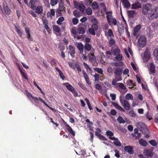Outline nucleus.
<instances>
[{"label": "nucleus", "instance_id": "obj_1", "mask_svg": "<svg viewBox=\"0 0 158 158\" xmlns=\"http://www.w3.org/2000/svg\"><path fill=\"white\" fill-rule=\"evenodd\" d=\"M143 12L151 20L158 17V7H155L152 9V5L150 3H147L142 7Z\"/></svg>", "mask_w": 158, "mask_h": 158}, {"label": "nucleus", "instance_id": "obj_2", "mask_svg": "<svg viewBox=\"0 0 158 158\" xmlns=\"http://www.w3.org/2000/svg\"><path fill=\"white\" fill-rule=\"evenodd\" d=\"M37 2H40L39 0H30L29 2V4H31L30 7L33 10H35L36 13L40 14L43 12V9L42 6L36 7L35 5V3Z\"/></svg>", "mask_w": 158, "mask_h": 158}, {"label": "nucleus", "instance_id": "obj_3", "mask_svg": "<svg viewBox=\"0 0 158 158\" xmlns=\"http://www.w3.org/2000/svg\"><path fill=\"white\" fill-rule=\"evenodd\" d=\"M137 127L143 134H148L149 131L146 125L142 122L138 123L137 124Z\"/></svg>", "mask_w": 158, "mask_h": 158}, {"label": "nucleus", "instance_id": "obj_4", "mask_svg": "<svg viewBox=\"0 0 158 158\" xmlns=\"http://www.w3.org/2000/svg\"><path fill=\"white\" fill-rule=\"evenodd\" d=\"M119 101L121 105L127 110H129L130 108L131 105L129 102L125 99H122V96L119 97Z\"/></svg>", "mask_w": 158, "mask_h": 158}, {"label": "nucleus", "instance_id": "obj_5", "mask_svg": "<svg viewBox=\"0 0 158 158\" xmlns=\"http://www.w3.org/2000/svg\"><path fill=\"white\" fill-rule=\"evenodd\" d=\"M2 6L4 11V12H2V13H4L7 15H10L11 13V10L8 6L7 3L6 1L3 2Z\"/></svg>", "mask_w": 158, "mask_h": 158}, {"label": "nucleus", "instance_id": "obj_6", "mask_svg": "<svg viewBox=\"0 0 158 158\" xmlns=\"http://www.w3.org/2000/svg\"><path fill=\"white\" fill-rule=\"evenodd\" d=\"M146 39L144 36H141L140 37L137 43L141 47H143L146 44Z\"/></svg>", "mask_w": 158, "mask_h": 158}, {"label": "nucleus", "instance_id": "obj_7", "mask_svg": "<svg viewBox=\"0 0 158 158\" xmlns=\"http://www.w3.org/2000/svg\"><path fill=\"white\" fill-rule=\"evenodd\" d=\"M144 55V58L143 60H144L145 62L148 61L150 56V54L149 52V49L148 48H146L145 50Z\"/></svg>", "mask_w": 158, "mask_h": 158}, {"label": "nucleus", "instance_id": "obj_8", "mask_svg": "<svg viewBox=\"0 0 158 158\" xmlns=\"http://www.w3.org/2000/svg\"><path fill=\"white\" fill-rule=\"evenodd\" d=\"M143 154L144 156L149 157H152L153 155L152 151L151 150L146 149L144 150Z\"/></svg>", "mask_w": 158, "mask_h": 158}, {"label": "nucleus", "instance_id": "obj_9", "mask_svg": "<svg viewBox=\"0 0 158 158\" xmlns=\"http://www.w3.org/2000/svg\"><path fill=\"white\" fill-rule=\"evenodd\" d=\"M125 151L129 154H132L134 153L133 147L131 146H126L124 147Z\"/></svg>", "mask_w": 158, "mask_h": 158}, {"label": "nucleus", "instance_id": "obj_10", "mask_svg": "<svg viewBox=\"0 0 158 158\" xmlns=\"http://www.w3.org/2000/svg\"><path fill=\"white\" fill-rule=\"evenodd\" d=\"M77 47L80 51V54H82L84 47L81 42L77 43L76 44Z\"/></svg>", "mask_w": 158, "mask_h": 158}, {"label": "nucleus", "instance_id": "obj_11", "mask_svg": "<svg viewBox=\"0 0 158 158\" xmlns=\"http://www.w3.org/2000/svg\"><path fill=\"white\" fill-rule=\"evenodd\" d=\"M114 69H115L114 71V77H117L120 76L122 73V70L121 68H114Z\"/></svg>", "mask_w": 158, "mask_h": 158}, {"label": "nucleus", "instance_id": "obj_12", "mask_svg": "<svg viewBox=\"0 0 158 158\" xmlns=\"http://www.w3.org/2000/svg\"><path fill=\"white\" fill-rule=\"evenodd\" d=\"M127 12L128 17L130 18H133L136 15L135 11L134 10H128Z\"/></svg>", "mask_w": 158, "mask_h": 158}, {"label": "nucleus", "instance_id": "obj_13", "mask_svg": "<svg viewBox=\"0 0 158 158\" xmlns=\"http://www.w3.org/2000/svg\"><path fill=\"white\" fill-rule=\"evenodd\" d=\"M141 29V25H138L136 26L134 28L133 35L134 36H136L138 31Z\"/></svg>", "mask_w": 158, "mask_h": 158}, {"label": "nucleus", "instance_id": "obj_14", "mask_svg": "<svg viewBox=\"0 0 158 158\" xmlns=\"http://www.w3.org/2000/svg\"><path fill=\"white\" fill-rule=\"evenodd\" d=\"M112 103L115 107L118 109L120 111L123 112H124L125 111V110L123 109L121 106L119 105L117 103L114 102H112Z\"/></svg>", "mask_w": 158, "mask_h": 158}, {"label": "nucleus", "instance_id": "obj_15", "mask_svg": "<svg viewBox=\"0 0 158 158\" xmlns=\"http://www.w3.org/2000/svg\"><path fill=\"white\" fill-rule=\"evenodd\" d=\"M63 85L65 86L68 90L71 92L74 90V88L68 82L64 83Z\"/></svg>", "mask_w": 158, "mask_h": 158}, {"label": "nucleus", "instance_id": "obj_16", "mask_svg": "<svg viewBox=\"0 0 158 158\" xmlns=\"http://www.w3.org/2000/svg\"><path fill=\"white\" fill-rule=\"evenodd\" d=\"M70 50V53L71 56L73 58L74 57V55L75 54V48L72 45H70L69 47Z\"/></svg>", "mask_w": 158, "mask_h": 158}, {"label": "nucleus", "instance_id": "obj_17", "mask_svg": "<svg viewBox=\"0 0 158 158\" xmlns=\"http://www.w3.org/2000/svg\"><path fill=\"white\" fill-rule=\"evenodd\" d=\"M121 1L124 7L125 8H128L130 7L131 5L127 0H121Z\"/></svg>", "mask_w": 158, "mask_h": 158}, {"label": "nucleus", "instance_id": "obj_18", "mask_svg": "<svg viewBox=\"0 0 158 158\" xmlns=\"http://www.w3.org/2000/svg\"><path fill=\"white\" fill-rule=\"evenodd\" d=\"M18 68L19 70V71L20 72L22 76L26 80H28V78L25 73L23 72V71L22 70L21 68L20 67L19 65H18Z\"/></svg>", "mask_w": 158, "mask_h": 158}, {"label": "nucleus", "instance_id": "obj_19", "mask_svg": "<svg viewBox=\"0 0 158 158\" xmlns=\"http://www.w3.org/2000/svg\"><path fill=\"white\" fill-rule=\"evenodd\" d=\"M15 29L16 31L19 34V35L21 37H22V36L23 35V33L22 31L20 29V27L19 26L17 27L16 26H15Z\"/></svg>", "mask_w": 158, "mask_h": 158}, {"label": "nucleus", "instance_id": "obj_20", "mask_svg": "<svg viewBox=\"0 0 158 158\" xmlns=\"http://www.w3.org/2000/svg\"><path fill=\"white\" fill-rule=\"evenodd\" d=\"M66 126L67 127V129L68 131L73 136H74L75 134L72 128L68 124L66 125Z\"/></svg>", "mask_w": 158, "mask_h": 158}, {"label": "nucleus", "instance_id": "obj_21", "mask_svg": "<svg viewBox=\"0 0 158 158\" xmlns=\"http://www.w3.org/2000/svg\"><path fill=\"white\" fill-rule=\"evenodd\" d=\"M125 100H133V97L132 95L130 93L127 94L125 96Z\"/></svg>", "mask_w": 158, "mask_h": 158}, {"label": "nucleus", "instance_id": "obj_22", "mask_svg": "<svg viewBox=\"0 0 158 158\" xmlns=\"http://www.w3.org/2000/svg\"><path fill=\"white\" fill-rule=\"evenodd\" d=\"M89 61L93 63L94 60H95L96 59V58L95 56L93 54H89Z\"/></svg>", "mask_w": 158, "mask_h": 158}, {"label": "nucleus", "instance_id": "obj_23", "mask_svg": "<svg viewBox=\"0 0 158 158\" xmlns=\"http://www.w3.org/2000/svg\"><path fill=\"white\" fill-rule=\"evenodd\" d=\"M126 83L127 85L129 86V88L131 89L133 88L134 85H136L135 84L133 83V81L131 80L127 81Z\"/></svg>", "mask_w": 158, "mask_h": 158}, {"label": "nucleus", "instance_id": "obj_24", "mask_svg": "<svg viewBox=\"0 0 158 158\" xmlns=\"http://www.w3.org/2000/svg\"><path fill=\"white\" fill-rule=\"evenodd\" d=\"M139 144L142 146L145 147L148 144L147 141L143 139H140L139 141Z\"/></svg>", "mask_w": 158, "mask_h": 158}, {"label": "nucleus", "instance_id": "obj_25", "mask_svg": "<svg viewBox=\"0 0 158 158\" xmlns=\"http://www.w3.org/2000/svg\"><path fill=\"white\" fill-rule=\"evenodd\" d=\"M96 135L100 139L102 140H106L107 141V139L103 135L100 134H99L97 132L95 133Z\"/></svg>", "mask_w": 158, "mask_h": 158}, {"label": "nucleus", "instance_id": "obj_26", "mask_svg": "<svg viewBox=\"0 0 158 158\" xmlns=\"http://www.w3.org/2000/svg\"><path fill=\"white\" fill-rule=\"evenodd\" d=\"M155 66L152 63L150 64V68L149 70L150 72L152 73H153L155 72Z\"/></svg>", "mask_w": 158, "mask_h": 158}, {"label": "nucleus", "instance_id": "obj_27", "mask_svg": "<svg viewBox=\"0 0 158 158\" xmlns=\"http://www.w3.org/2000/svg\"><path fill=\"white\" fill-rule=\"evenodd\" d=\"M84 48L85 50L89 51H90L92 48V46L88 43H86L85 44Z\"/></svg>", "mask_w": 158, "mask_h": 158}, {"label": "nucleus", "instance_id": "obj_28", "mask_svg": "<svg viewBox=\"0 0 158 158\" xmlns=\"http://www.w3.org/2000/svg\"><path fill=\"white\" fill-rule=\"evenodd\" d=\"M77 31L78 33L80 34H84L85 32V29L82 27H79L77 29Z\"/></svg>", "mask_w": 158, "mask_h": 158}, {"label": "nucleus", "instance_id": "obj_29", "mask_svg": "<svg viewBox=\"0 0 158 158\" xmlns=\"http://www.w3.org/2000/svg\"><path fill=\"white\" fill-rule=\"evenodd\" d=\"M120 52V49L118 47H116L115 48L113 51V55L114 56H115L119 53Z\"/></svg>", "mask_w": 158, "mask_h": 158}, {"label": "nucleus", "instance_id": "obj_30", "mask_svg": "<svg viewBox=\"0 0 158 158\" xmlns=\"http://www.w3.org/2000/svg\"><path fill=\"white\" fill-rule=\"evenodd\" d=\"M141 4L139 3H137L132 5L131 8L133 9H137L140 8Z\"/></svg>", "mask_w": 158, "mask_h": 158}, {"label": "nucleus", "instance_id": "obj_31", "mask_svg": "<svg viewBox=\"0 0 158 158\" xmlns=\"http://www.w3.org/2000/svg\"><path fill=\"white\" fill-rule=\"evenodd\" d=\"M122 80L121 78H120L118 80L113 79L112 81V84L113 85L116 86H118V83H117V82L121 81Z\"/></svg>", "mask_w": 158, "mask_h": 158}, {"label": "nucleus", "instance_id": "obj_32", "mask_svg": "<svg viewBox=\"0 0 158 158\" xmlns=\"http://www.w3.org/2000/svg\"><path fill=\"white\" fill-rule=\"evenodd\" d=\"M53 29L55 33L59 32V28L58 26L55 25H53Z\"/></svg>", "mask_w": 158, "mask_h": 158}, {"label": "nucleus", "instance_id": "obj_33", "mask_svg": "<svg viewBox=\"0 0 158 158\" xmlns=\"http://www.w3.org/2000/svg\"><path fill=\"white\" fill-rule=\"evenodd\" d=\"M153 55L156 60H158V48H156L154 51Z\"/></svg>", "mask_w": 158, "mask_h": 158}, {"label": "nucleus", "instance_id": "obj_34", "mask_svg": "<svg viewBox=\"0 0 158 158\" xmlns=\"http://www.w3.org/2000/svg\"><path fill=\"white\" fill-rule=\"evenodd\" d=\"M92 7L93 9L97 10L98 9V6L97 3L96 2H94L92 3Z\"/></svg>", "mask_w": 158, "mask_h": 158}, {"label": "nucleus", "instance_id": "obj_35", "mask_svg": "<svg viewBox=\"0 0 158 158\" xmlns=\"http://www.w3.org/2000/svg\"><path fill=\"white\" fill-rule=\"evenodd\" d=\"M108 43L109 45V46L110 47H111L113 45L115 44V41L114 39L113 38H111L109 41Z\"/></svg>", "mask_w": 158, "mask_h": 158}, {"label": "nucleus", "instance_id": "obj_36", "mask_svg": "<svg viewBox=\"0 0 158 158\" xmlns=\"http://www.w3.org/2000/svg\"><path fill=\"white\" fill-rule=\"evenodd\" d=\"M111 11H107L106 12V18L109 24L110 25V19L109 18V16L108 15L109 14H111Z\"/></svg>", "mask_w": 158, "mask_h": 158}, {"label": "nucleus", "instance_id": "obj_37", "mask_svg": "<svg viewBox=\"0 0 158 158\" xmlns=\"http://www.w3.org/2000/svg\"><path fill=\"white\" fill-rule=\"evenodd\" d=\"M115 59L118 61H120L122 60L123 58L122 55L121 54H119L116 56Z\"/></svg>", "mask_w": 158, "mask_h": 158}, {"label": "nucleus", "instance_id": "obj_38", "mask_svg": "<svg viewBox=\"0 0 158 158\" xmlns=\"http://www.w3.org/2000/svg\"><path fill=\"white\" fill-rule=\"evenodd\" d=\"M118 121L120 123H125V120L121 116H119L117 119Z\"/></svg>", "mask_w": 158, "mask_h": 158}, {"label": "nucleus", "instance_id": "obj_39", "mask_svg": "<svg viewBox=\"0 0 158 158\" xmlns=\"http://www.w3.org/2000/svg\"><path fill=\"white\" fill-rule=\"evenodd\" d=\"M42 20L43 21V23L44 25V26L47 25L48 24V21L45 17L43 16H42Z\"/></svg>", "mask_w": 158, "mask_h": 158}, {"label": "nucleus", "instance_id": "obj_40", "mask_svg": "<svg viewBox=\"0 0 158 158\" xmlns=\"http://www.w3.org/2000/svg\"><path fill=\"white\" fill-rule=\"evenodd\" d=\"M85 8V6L83 4L80 5L78 8L81 12H83Z\"/></svg>", "mask_w": 158, "mask_h": 158}, {"label": "nucleus", "instance_id": "obj_41", "mask_svg": "<svg viewBox=\"0 0 158 158\" xmlns=\"http://www.w3.org/2000/svg\"><path fill=\"white\" fill-rule=\"evenodd\" d=\"M73 14L75 17H79L80 16V12H78L76 10H75L73 11Z\"/></svg>", "mask_w": 158, "mask_h": 158}, {"label": "nucleus", "instance_id": "obj_42", "mask_svg": "<svg viewBox=\"0 0 158 158\" xmlns=\"http://www.w3.org/2000/svg\"><path fill=\"white\" fill-rule=\"evenodd\" d=\"M92 9L90 8H88L86 10V13L88 15H91L92 14Z\"/></svg>", "mask_w": 158, "mask_h": 158}, {"label": "nucleus", "instance_id": "obj_43", "mask_svg": "<svg viewBox=\"0 0 158 158\" xmlns=\"http://www.w3.org/2000/svg\"><path fill=\"white\" fill-rule=\"evenodd\" d=\"M118 86L120 88L123 90H125L127 89L126 86L122 83H119Z\"/></svg>", "mask_w": 158, "mask_h": 158}, {"label": "nucleus", "instance_id": "obj_44", "mask_svg": "<svg viewBox=\"0 0 158 158\" xmlns=\"http://www.w3.org/2000/svg\"><path fill=\"white\" fill-rule=\"evenodd\" d=\"M94 70L95 71L97 72L100 74H102L103 73V71L101 69L95 68L94 69Z\"/></svg>", "mask_w": 158, "mask_h": 158}, {"label": "nucleus", "instance_id": "obj_45", "mask_svg": "<svg viewBox=\"0 0 158 158\" xmlns=\"http://www.w3.org/2000/svg\"><path fill=\"white\" fill-rule=\"evenodd\" d=\"M92 28L94 29L95 31H97L98 29V26L97 24L93 23L92 26Z\"/></svg>", "mask_w": 158, "mask_h": 158}, {"label": "nucleus", "instance_id": "obj_46", "mask_svg": "<svg viewBox=\"0 0 158 158\" xmlns=\"http://www.w3.org/2000/svg\"><path fill=\"white\" fill-rule=\"evenodd\" d=\"M150 144L152 146H156L157 143L155 140H152L149 141Z\"/></svg>", "mask_w": 158, "mask_h": 158}, {"label": "nucleus", "instance_id": "obj_47", "mask_svg": "<svg viewBox=\"0 0 158 158\" xmlns=\"http://www.w3.org/2000/svg\"><path fill=\"white\" fill-rule=\"evenodd\" d=\"M58 0H51L50 4L52 6H54L58 2Z\"/></svg>", "mask_w": 158, "mask_h": 158}, {"label": "nucleus", "instance_id": "obj_48", "mask_svg": "<svg viewBox=\"0 0 158 158\" xmlns=\"http://www.w3.org/2000/svg\"><path fill=\"white\" fill-rule=\"evenodd\" d=\"M89 31L90 34L92 35H95V30L92 29V28H89L88 29Z\"/></svg>", "mask_w": 158, "mask_h": 158}, {"label": "nucleus", "instance_id": "obj_49", "mask_svg": "<svg viewBox=\"0 0 158 158\" xmlns=\"http://www.w3.org/2000/svg\"><path fill=\"white\" fill-rule=\"evenodd\" d=\"M100 6L102 7V8L104 9V11H106V8L105 5V4L103 2H101L100 4Z\"/></svg>", "mask_w": 158, "mask_h": 158}, {"label": "nucleus", "instance_id": "obj_50", "mask_svg": "<svg viewBox=\"0 0 158 158\" xmlns=\"http://www.w3.org/2000/svg\"><path fill=\"white\" fill-rule=\"evenodd\" d=\"M72 22L74 24L76 25L78 23V20L77 18H74L73 19Z\"/></svg>", "mask_w": 158, "mask_h": 158}, {"label": "nucleus", "instance_id": "obj_51", "mask_svg": "<svg viewBox=\"0 0 158 158\" xmlns=\"http://www.w3.org/2000/svg\"><path fill=\"white\" fill-rule=\"evenodd\" d=\"M95 87L98 90H101L102 89L101 85L98 84H96L95 85Z\"/></svg>", "mask_w": 158, "mask_h": 158}, {"label": "nucleus", "instance_id": "obj_52", "mask_svg": "<svg viewBox=\"0 0 158 158\" xmlns=\"http://www.w3.org/2000/svg\"><path fill=\"white\" fill-rule=\"evenodd\" d=\"M106 134L108 136H112L114 135L112 131H106Z\"/></svg>", "mask_w": 158, "mask_h": 158}, {"label": "nucleus", "instance_id": "obj_53", "mask_svg": "<svg viewBox=\"0 0 158 158\" xmlns=\"http://www.w3.org/2000/svg\"><path fill=\"white\" fill-rule=\"evenodd\" d=\"M43 1L46 6H50L49 0H43Z\"/></svg>", "mask_w": 158, "mask_h": 158}, {"label": "nucleus", "instance_id": "obj_54", "mask_svg": "<svg viewBox=\"0 0 158 158\" xmlns=\"http://www.w3.org/2000/svg\"><path fill=\"white\" fill-rule=\"evenodd\" d=\"M108 34L109 35L110 37H114V35L112 30L109 29L108 31Z\"/></svg>", "mask_w": 158, "mask_h": 158}, {"label": "nucleus", "instance_id": "obj_55", "mask_svg": "<svg viewBox=\"0 0 158 158\" xmlns=\"http://www.w3.org/2000/svg\"><path fill=\"white\" fill-rule=\"evenodd\" d=\"M113 143L116 146L119 147H120L121 146V143L119 141H114L113 142Z\"/></svg>", "mask_w": 158, "mask_h": 158}, {"label": "nucleus", "instance_id": "obj_56", "mask_svg": "<svg viewBox=\"0 0 158 158\" xmlns=\"http://www.w3.org/2000/svg\"><path fill=\"white\" fill-rule=\"evenodd\" d=\"M95 78V81H98L99 78V75L98 74L96 73L94 76Z\"/></svg>", "mask_w": 158, "mask_h": 158}, {"label": "nucleus", "instance_id": "obj_57", "mask_svg": "<svg viewBox=\"0 0 158 158\" xmlns=\"http://www.w3.org/2000/svg\"><path fill=\"white\" fill-rule=\"evenodd\" d=\"M29 13L33 17H36L37 16L36 15L34 11L32 10H29Z\"/></svg>", "mask_w": 158, "mask_h": 158}, {"label": "nucleus", "instance_id": "obj_58", "mask_svg": "<svg viewBox=\"0 0 158 158\" xmlns=\"http://www.w3.org/2000/svg\"><path fill=\"white\" fill-rule=\"evenodd\" d=\"M111 22L114 25H117V20L115 19H111Z\"/></svg>", "mask_w": 158, "mask_h": 158}, {"label": "nucleus", "instance_id": "obj_59", "mask_svg": "<svg viewBox=\"0 0 158 158\" xmlns=\"http://www.w3.org/2000/svg\"><path fill=\"white\" fill-rule=\"evenodd\" d=\"M74 3L75 8L77 9H78L80 5L79 4V3L78 2H77L75 1H74Z\"/></svg>", "mask_w": 158, "mask_h": 158}, {"label": "nucleus", "instance_id": "obj_60", "mask_svg": "<svg viewBox=\"0 0 158 158\" xmlns=\"http://www.w3.org/2000/svg\"><path fill=\"white\" fill-rule=\"evenodd\" d=\"M25 92L27 94V96L28 98L30 97L32 98L33 96L31 93L28 92V91L27 90H26Z\"/></svg>", "mask_w": 158, "mask_h": 158}, {"label": "nucleus", "instance_id": "obj_61", "mask_svg": "<svg viewBox=\"0 0 158 158\" xmlns=\"http://www.w3.org/2000/svg\"><path fill=\"white\" fill-rule=\"evenodd\" d=\"M72 93L73 94L74 96L75 97H77L78 96V93L77 92L76 90L74 89V90H73V91H72Z\"/></svg>", "mask_w": 158, "mask_h": 158}, {"label": "nucleus", "instance_id": "obj_62", "mask_svg": "<svg viewBox=\"0 0 158 158\" xmlns=\"http://www.w3.org/2000/svg\"><path fill=\"white\" fill-rule=\"evenodd\" d=\"M110 96L111 97V99L113 100H115L116 99V94H111L110 95Z\"/></svg>", "mask_w": 158, "mask_h": 158}, {"label": "nucleus", "instance_id": "obj_63", "mask_svg": "<svg viewBox=\"0 0 158 158\" xmlns=\"http://www.w3.org/2000/svg\"><path fill=\"white\" fill-rule=\"evenodd\" d=\"M113 69L112 67H109L107 68V72L109 73H112L113 72Z\"/></svg>", "mask_w": 158, "mask_h": 158}, {"label": "nucleus", "instance_id": "obj_64", "mask_svg": "<svg viewBox=\"0 0 158 158\" xmlns=\"http://www.w3.org/2000/svg\"><path fill=\"white\" fill-rule=\"evenodd\" d=\"M155 122L158 123V113L156 114L155 115Z\"/></svg>", "mask_w": 158, "mask_h": 158}]
</instances>
